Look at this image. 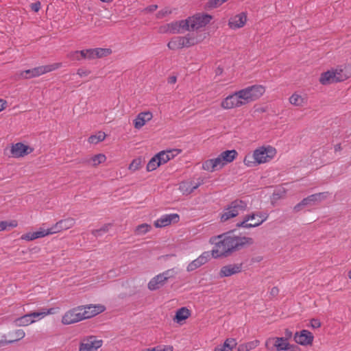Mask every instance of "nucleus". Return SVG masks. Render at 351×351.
<instances>
[{"instance_id":"f257e3e1","label":"nucleus","mask_w":351,"mask_h":351,"mask_svg":"<svg viewBox=\"0 0 351 351\" xmlns=\"http://www.w3.org/2000/svg\"><path fill=\"white\" fill-rule=\"evenodd\" d=\"M211 244L215 245L211 250V256L214 258L226 257L234 251L252 245L254 239L247 237H238L230 232L212 237L209 239Z\"/></svg>"},{"instance_id":"f03ea898","label":"nucleus","mask_w":351,"mask_h":351,"mask_svg":"<svg viewBox=\"0 0 351 351\" xmlns=\"http://www.w3.org/2000/svg\"><path fill=\"white\" fill-rule=\"evenodd\" d=\"M105 309V306L101 304L79 306L66 311L62 317L61 322L64 325L75 324L101 313Z\"/></svg>"},{"instance_id":"7ed1b4c3","label":"nucleus","mask_w":351,"mask_h":351,"mask_svg":"<svg viewBox=\"0 0 351 351\" xmlns=\"http://www.w3.org/2000/svg\"><path fill=\"white\" fill-rule=\"evenodd\" d=\"M277 154L276 149L271 145L261 146L247 154L243 159V164L247 167H254L272 160Z\"/></svg>"},{"instance_id":"20e7f679","label":"nucleus","mask_w":351,"mask_h":351,"mask_svg":"<svg viewBox=\"0 0 351 351\" xmlns=\"http://www.w3.org/2000/svg\"><path fill=\"white\" fill-rule=\"evenodd\" d=\"M206 38V34L200 32H193L185 36L173 37L167 43L171 50H179L183 48H189L202 43Z\"/></svg>"},{"instance_id":"39448f33","label":"nucleus","mask_w":351,"mask_h":351,"mask_svg":"<svg viewBox=\"0 0 351 351\" xmlns=\"http://www.w3.org/2000/svg\"><path fill=\"white\" fill-rule=\"evenodd\" d=\"M238 153L235 149L222 152L217 157L206 160L202 162V169L214 172L221 169L227 164L232 162L237 156Z\"/></svg>"},{"instance_id":"423d86ee","label":"nucleus","mask_w":351,"mask_h":351,"mask_svg":"<svg viewBox=\"0 0 351 351\" xmlns=\"http://www.w3.org/2000/svg\"><path fill=\"white\" fill-rule=\"evenodd\" d=\"M269 214L267 212L257 211L245 215L242 220L237 223V228L246 229L256 228L267 220Z\"/></svg>"},{"instance_id":"0eeeda50","label":"nucleus","mask_w":351,"mask_h":351,"mask_svg":"<svg viewBox=\"0 0 351 351\" xmlns=\"http://www.w3.org/2000/svg\"><path fill=\"white\" fill-rule=\"evenodd\" d=\"M62 66V63L57 62L48 65L36 66L30 69L21 71L17 73L19 79L29 80L38 77L43 74L55 71Z\"/></svg>"},{"instance_id":"6e6552de","label":"nucleus","mask_w":351,"mask_h":351,"mask_svg":"<svg viewBox=\"0 0 351 351\" xmlns=\"http://www.w3.org/2000/svg\"><path fill=\"white\" fill-rule=\"evenodd\" d=\"M247 208V204L246 202L241 199H236L223 209L221 215V221L224 222L236 217L241 212L246 210Z\"/></svg>"},{"instance_id":"1a4fd4ad","label":"nucleus","mask_w":351,"mask_h":351,"mask_svg":"<svg viewBox=\"0 0 351 351\" xmlns=\"http://www.w3.org/2000/svg\"><path fill=\"white\" fill-rule=\"evenodd\" d=\"M245 105L258 99L265 92V87L256 84L239 90Z\"/></svg>"},{"instance_id":"9d476101","label":"nucleus","mask_w":351,"mask_h":351,"mask_svg":"<svg viewBox=\"0 0 351 351\" xmlns=\"http://www.w3.org/2000/svg\"><path fill=\"white\" fill-rule=\"evenodd\" d=\"M177 274L174 268L167 269L152 278L148 282L147 287L150 291H155L165 285L169 278H173Z\"/></svg>"},{"instance_id":"9b49d317","label":"nucleus","mask_w":351,"mask_h":351,"mask_svg":"<svg viewBox=\"0 0 351 351\" xmlns=\"http://www.w3.org/2000/svg\"><path fill=\"white\" fill-rule=\"evenodd\" d=\"M212 19V16L208 14H197L186 19L188 30H197L205 27Z\"/></svg>"},{"instance_id":"f8f14e48","label":"nucleus","mask_w":351,"mask_h":351,"mask_svg":"<svg viewBox=\"0 0 351 351\" xmlns=\"http://www.w3.org/2000/svg\"><path fill=\"white\" fill-rule=\"evenodd\" d=\"M265 348L269 351H284L291 349V344L284 337H269L265 342Z\"/></svg>"},{"instance_id":"ddd939ff","label":"nucleus","mask_w":351,"mask_h":351,"mask_svg":"<svg viewBox=\"0 0 351 351\" xmlns=\"http://www.w3.org/2000/svg\"><path fill=\"white\" fill-rule=\"evenodd\" d=\"M103 345V341L97 337L90 335L82 338L78 351H97Z\"/></svg>"},{"instance_id":"4468645a","label":"nucleus","mask_w":351,"mask_h":351,"mask_svg":"<svg viewBox=\"0 0 351 351\" xmlns=\"http://www.w3.org/2000/svg\"><path fill=\"white\" fill-rule=\"evenodd\" d=\"M243 102L240 91L238 90L225 97L221 102V107L224 110H230L245 106Z\"/></svg>"},{"instance_id":"2eb2a0df","label":"nucleus","mask_w":351,"mask_h":351,"mask_svg":"<svg viewBox=\"0 0 351 351\" xmlns=\"http://www.w3.org/2000/svg\"><path fill=\"white\" fill-rule=\"evenodd\" d=\"M328 195V192H322L311 195L307 197L304 198L301 202L295 205L294 210L298 212L300 211L303 206L315 205L326 199Z\"/></svg>"},{"instance_id":"dca6fc26","label":"nucleus","mask_w":351,"mask_h":351,"mask_svg":"<svg viewBox=\"0 0 351 351\" xmlns=\"http://www.w3.org/2000/svg\"><path fill=\"white\" fill-rule=\"evenodd\" d=\"M163 29L162 30L163 32L170 34H179L184 31H189L186 19L169 23L164 26Z\"/></svg>"},{"instance_id":"f3484780","label":"nucleus","mask_w":351,"mask_h":351,"mask_svg":"<svg viewBox=\"0 0 351 351\" xmlns=\"http://www.w3.org/2000/svg\"><path fill=\"white\" fill-rule=\"evenodd\" d=\"M33 150V148L22 143H16L11 146L10 154L14 158H21L31 154Z\"/></svg>"},{"instance_id":"a211bd4d","label":"nucleus","mask_w":351,"mask_h":351,"mask_svg":"<svg viewBox=\"0 0 351 351\" xmlns=\"http://www.w3.org/2000/svg\"><path fill=\"white\" fill-rule=\"evenodd\" d=\"M313 339V335L308 330H302L300 332H296L294 335L295 341L301 346L312 345Z\"/></svg>"},{"instance_id":"6ab92c4d","label":"nucleus","mask_w":351,"mask_h":351,"mask_svg":"<svg viewBox=\"0 0 351 351\" xmlns=\"http://www.w3.org/2000/svg\"><path fill=\"white\" fill-rule=\"evenodd\" d=\"M179 219L180 217L176 213L163 215L154 221V226L156 228H164L171 225L172 223L178 222Z\"/></svg>"},{"instance_id":"aec40b11","label":"nucleus","mask_w":351,"mask_h":351,"mask_svg":"<svg viewBox=\"0 0 351 351\" xmlns=\"http://www.w3.org/2000/svg\"><path fill=\"white\" fill-rule=\"evenodd\" d=\"M211 252H204L196 259L191 261L186 267L187 271H193L205 265L210 258Z\"/></svg>"},{"instance_id":"412c9836","label":"nucleus","mask_w":351,"mask_h":351,"mask_svg":"<svg viewBox=\"0 0 351 351\" xmlns=\"http://www.w3.org/2000/svg\"><path fill=\"white\" fill-rule=\"evenodd\" d=\"M153 113L149 110L139 112L133 121L134 128L136 130L141 129L153 119Z\"/></svg>"},{"instance_id":"4be33fe9","label":"nucleus","mask_w":351,"mask_h":351,"mask_svg":"<svg viewBox=\"0 0 351 351\" xmlns=\"http://www.w3.org/2000/svg\"><path fill=\"white\" fill-rule=\"evenodd\" d=\"M242 271V264L241 263H234L229 264L223 266L219 272V276L220 278L229 277L232 275L239 274Z\"/></svg>"},{"instance_id":"5701e85b","label":"nucleus","mask_w":351,"mask_h":351,"mask_svg":"<svg viewBox=\"0 0 351 351\" xmlns=\"http://www.w3.org/2000/svg\"><path fill=\"white\" fill-rule=\"evenodd\" d=\"M203 182V180L201 178H199L196 182L194 181H184L180 184L179 190L183 195H188L202 185Z\"/></svg>"},{"instance_id":"b1692460","label":"nucleus","mask_w":351,"mask_h":351,"mask_svg":"<svg viewBox=\"0 0 351 351\" xmlns=\"http://www.w3.org/2000/svg\"><path fill=\"white\" fill-rule=\"evenodd\" d=\"M247 22V15L245 12L236 14L229 19L228 26L230 29H237L243 27Z\"/></svg>"},{"instance_id":"393cba45","label":"nucleus","mask_w":351,"mask_h":351,"mask_svg":"<svg viewBox=\"0 0 351 351\" xmlns=\"http://www.w3.org/2000/svg\"><path fill=\"white\" fill-rule=\"evenodd\" d=\"M8 335L11 339L9 340H0V347L13 343L23 339L25 337V332L22 329H16L10 332Z\"/></svg>"},{"instance_id":"a878e982","label":"nucleus","mask_w":351,"mask_h":351,"mask_svg":"<svg viewBox=\"0 0 351 351\" xmlns=\"http://www.w3.org/2000/svg\"><path fill=\"white\" fill-rule=\"evenodd\" d=\"M289 103L295 107H303L307 104L308 98L306 95L298 92L293 93L289 98Z\"/></svg>"},{"instance_id":"bb28decb","label":"nucleus","mask_w":351,"mask_h":351,"mask_svg":"<svg viewBox=\"0 0 351 351\" xmlns=\"http://www.w3.org/2000/svg\"><path fill=\"white\" fill-rule=\"evenodd\" d=\"M106 156L104 154H97L85 159L83 162L92 167H97L100 164L105 162Z\"/></svg>"},{"instance_id":"cd10ccee","label":"nucleus","mask_w":351,"mask_h":351,"mask_svg":"<svg viewBox=\"0 0 351 351\" xmlns=\"http://www.w3.org/2000/svg\"><path fill=\"white\" fill-rule=\"evenodd\" d=\"M55 308H43L40 310V311L38 312H32L29 313V316L31 317L32 320L33 321V324L43 319L46 316L49 315H52L55 313Z\"/></svg>"},{"instance_id":"c85d7f7f","label":"nucleus","mask_w":351,"mask_h":351,"mask_svg":"<svg viewBox=\"0 0 351 351\" xmlns=\"http://www.w3.org/2000/svg\"><path fill=\"white\" fill-rule=\"evenodd\" d=\"M237 345L236 339L228 338L223 344L216 346L214 351H231Z\"/></svg>"},{"instance_id":"c756f323","label":"nucleus","mask_w":351,"mask_h":351,"mask_svg":"<svg viewBox=\"0 0 351 351\" xmlns=\"http://www.w3.org/2000/svg\"><path fill=\"white\" fill-rule=\"evenodd\" d=\"M191 315V311L186 307H182L176 312L173 321L178 324H182V322L188 319Z\"/></svg>"},{"instance_id":"7c9ffc66","label":"nucleus","mask_w":351,"mask_h":351,"mask_svg":"<svg viewBox=\"0 0 351 351\" xmlns=\"http://www.w3.org/2000/svg\"><path fill=\"white\" fill-rule=\"evenodd\" d=\"M75 219L73 217H67L58 221L62 232L72 228L75 226Z\"/></svg>"},{"instance_id":"2f4dec72","label":"nucleus","mask_w":351,"mask_h":351,"mask_svg":"<svg viewBox=\"0 0 351 351\" xmlns=\"http://www.w3.org/2000/svg\"><path fill=\"white\" fill-rule=\"evenodd\" d=\"M260 341L257 339L241 343L237 347V351H250L258 347Z\"/></svg>"},{"instance_id":"473e14b6","label":"nucleus","mask_w":351,"mask_h":351,"mask_svg":"<svg viewBox=\"0 0 351 351\" xmlns=\"http://www.w3.org/2000/svg\"><path fill=\"white\" fill-rule=\"evenodd\" d=\"M319 82L323 85L335 83L332 69L321 74Z\"/></svg>"},{"instance_id":"72a5a7b5","label":"nucleus","mask_w":351,"mask_h":351,"mask_svg":"<svg viewBox=\"0 0 351 351\" xmlns=\"http://www.w3.org/2000/svg\"><path fill=\"white\" fill-rule=\"evenodd\" d=\"M33 321L31 319L29 314H25L21 317H19L14 319V323L16 326H27L33 324Z\"/></svg>"},{"instance_id":"f704fd0d","label":"nucleus","mask_w":351,"mask_h":351,"mask_svg":"<svg viewBox=\"0 0 351 351\" xmlns=\"http://www.w3.org/2000/svg\"><path fill=\"white\" fill-rule=\"evenodd\" d=\"M143 160L141 157H138L132 160L128 166V169L132 173H134L143 167Z\"/></svg>"},{"instance_id":"c9c22d12","label":"nucleus","mask_w":351,"mask_h":351,"mask_svg":"<svg viewBox=\"0 0 351 351\" xmlns=\"http://www.w3.org/2000/svg\"><path fill=\"white\" fill-rule=\"evenodd\" d=\"M333 77L335 82H342L348 78V75L343 72L341 68L332 69Z\"/></svg>"},{"instance_id":"e433bc0d","label":"nucleus","mask_w":351,"mask_h":351,"mask_svg":"<svg viewBox=\"0 0 351 351\" xmlns=\"http://www.w3.org/2000/svg\"><path fill=\"white\" fill-rule=\"evenodd\" d=\"M106 136V135L105 132L99 131L96 134L91 135L88 138V141L90 144H97L99 142L104 141Z\"/></svg>"},{"instance_id":"4c0bfd02","label":"nucleus","mask_w":351,"mask_h":351,"mask_svg":"<svg viewBox=\"0 0 351 351\" xmlns=\"http://www.w3.org/2000/svg\"><path fill=\"white\" fill-rule=\"evenodd\" d=\"M152 229L151 225L148 223H142L138 225L134 230V234L138 236L144 235L149 232Z\"/></svg>"},{"instance_id":"58836bf2","label":"nucleus","mask_w":351,"mask_h":351,"mask_svg":"<svg viewBox=\"0 0 351 351\" xmlns=\"http://www.w3.org/2000/svg\"><path fill=\"white\" fill-rule=\"evenodd\" d=\"M111 53H112V50L108 48H95L94 49L95 59L106 57V56L110 55Z\"/></svg>"},{"instance_id":"ea45409f","label":"nucleus","mask_w":351,"mask_h":351,"mask_svg":"<svg viewBox=\"0 0 351 351\" xmlns=\"http://www.w3.org/2000/svg\"><path fill=\"white\" fill-rule=\"evenodd\" d=\"M18 226V221L15 219L10 221H0V231L16 228Z\"/></svg>"},{"instance_id":"a19ab883","label":"nucleus","mask_w":351,"mask_h":351,"mask_svg":"<svg viewBox=\"0 0 351 351\" xmlns=\"http://www.w3.org/2000/svg\"><path fill=\"white\" fill-rule=\"evenodd\" d=\"M161 164L159 161L158 158H157L156 154L152 157L150 160L148 162L146 169L147 171H152L156 169Z\"/></svg>"},{"instance_id":"79ce46f5","label":"nucleus","mask_w":351,"mask_h":351,"mask_svg":"<svg viewBox=\"0 0 351 351\" xmlns=\"http://www.w3.org/2000/svg\"><path fill=\"white\" fill-rule=\"evenodd\" d=\"M112 225L111 223H106L104 224L102 227H101L99 229L93 230L92 231V234L94 235L96 237L101 236L104 233L107 232L110 228H111Z\"/></svg>"},{"instance_id":"37998d69","label":"nucleus","mask_w":351,"mask_h":351,"mask_svg":"<svg viewBox=\"0 0 351 351\" xmlns=\"http://www.w3.org/2000/svg\"><path fill=\"white\" fill-rule=\"evenodd\" d=\"M21 240L26 241H32L35 239H37L36 235L35 232H28L21 235Z\"/></svg>"},{"instance_id":"c03bdc74","label":"nucleus","mask_w":351,"mask_h":351,"mask_svg":"<svg viewBox=\"0 0 351 351\" xmlns=\"http://www.w3.org/2000/svg\"><path fill=\"white\" fill-rule=\"evenodd\" d=\"M47 231L48 236L51 234H55L59 232H61L62 230H60V226L58 223V221L52 225L50 228H46Z\"/></svg>"},{"instance_id":"a18cd8bd","label":"nucleus","mask_w":351,"mask_h":351,"mask_svg":"<svg viewBox=\"0 0 351 351\" xmlns=\"http://www.w3.org/2000/svg\"><path fill=\"white\" fill-rule=\"evenodd\" d=\"M166 153V156H168L167 158H169V160L174 158L176 156L181 153V149H167L164 151Z\"/></svg>"},{"instance_id":"49530a36","label":"nucleus","mask_w":351,"mask_h":351,"mask_svg":"<svg viewBox=\"0 0 351 351\" xmlns=\"http://www.w3.org/2000/svg\"><path fill=\"white\" fill-rule=\"evenodd\" d=\"M152 351H173V348L170 345H159L151 348Z\"/></svg>"},{"instance_id":"de8ad7c7","label":"nucleus","mask_w":351,"mask_h":351,"mask_svg":"<svg viewBox=\"0 0 351 351\" xmlns=\"http://www.w3.org/2000/svg\"><path fill=\"white\" fill-rule=\"evenodd\" d=\"M156 156L161 165L165 164L169 161V158H167L168 156H166V153L164 151L160 152Z\"/></svg>"},{"instance_id":"09e8293b","label":"nucleus","mask_w":351,"mask_h":351,"mask_svg":"<svg viewBox=\"0 0 351 351\" xmlns=\"http://www.w3.org/2000/svg\"><path fill=\"white\" fill-rule=\"evenodd\" d=\"M37 239L43 238L48 236V232L46 228L40 227L36 231H35Z\"/></svg>"},{"instance_id":"8fccbe9b","label":"nucleus","mask_w":351,"mask_h":351,"mask_svg":"<svg viewBox=\"0 0 351 351\" xmlns=\"http://www.w3.org/2000/svg\"><path fill=\"white\" fill-rule=\"evenodd\" d=\"M67 58L71 60L80 61L82 60L80 58V56L78 53V51H71L67 54Z\"/></svg>"},{"instance_id":"3c124183","label":"nucleus","mask_w":351,"mask_h":351,"mask_svg":"<svg viewBox=\"0 0 351 351\" xmlns=\"http://www.w3.org/2000/svg\"><path fill=\"white\" fill-rule=\"evenodd\" d=\"M171 13V10L168 8H165V9L160 10L156 14V17L158 19H162V18L170 14Z\"/></svg>"},{"instance_id":"603ef678","label":"nucleus","mask_w":351,"mask_h":351,"mask_svg":"<svg viewBox=\"0 0 351 351\" xmlns=\"http://www.w3.org/2000/svg\"><path fill=\"white\" fill-rule=\"evenodd\" d=\"M208 6L210 8H215L219 7L223 4L221 0H208Z\"/></svg>"},{"instance_id":"864d4df0","label":"nucleus","mask_w":351,"mask_h":351,"mask_svg":"<svg viewBox=\"0 0 351 351\" xmlns=\"http://www.w3.org/2000/svg\"><path fill=\"white\" fill-rule=\"evenodd\" d=\"M321 326H322V324L319 319H311L309 326L311 327L312 328H314V329L319 328L321 327Z\"/></svg>"},{"instance_id":"5fc2aeb1","label":"nucleus","mask_w":351,"mask_h":351,"mask_svg":"<svg viewBox=\"0 0 351 351\" xmlns=\"http://www.w3.org/2000/svg\"><path fill=\"white\" fill-rule=\"evenodd\" d=\"M90 73V71L89 70H86L84 69H79L77 71V74L80 77H86L88 76Z\"/></svg>"},{"instance_id":"6e6d98bb","label":"nucleus","mask_w":351,"mask_h":351,"mask_svg":"<svg viewBox=\"0 0 351 351\" xmlns=\"http://www.w3.org/2000/svg\"><path fill=\"white\" fill-rule=\"evenodd\" d=\"M157 8H158L157 5H151L146 7L145 8H144L142 12H143L145 13L153 12L156 11L157 10Z\"/></svg>"},{"instance_id":"4d7b16f0","label":"nucleus","mask_w":351,"mask_h":351,"mask_svg":"<svg viewBox=\"0 0 351 351\" xmlns=\"http://www.w3.org/2000/svg\"><path fill=\"white\" fill-rule=\"evenodd\" d=\"M86 58L88 60L95 59L94 49H86Z\"/></svg>"},{"instance_id":"13d9d810","label":"nucleus","mask_w":351,"mask_h":351,"mask_svg":"<svg viewBox=\"0 0 351 351\" xmlns=\"http://www.w3.org/2000/svg\"><path fill=\"white\" fill-rule=\"evenodd\" d=\"M31 9L36 12H38L39 10L40 9V3L39 1H38L36 3H32Z\"/></svg>"},{"instance_id":"bf43d9fd","label":"nucleus","mask_w":351,"mask_h":351,"mask_svg":"<svg viewBox=\"0 0 351 351\" xmlns=\"http://www.w3.org/2000/svg\"><path fill=\"white\" fill-rule=\"evenodd\" d=\"M8 103L5 100L0 99V112L7 107Z\"/></svg>"},{"instance_id":"052dcab7","label":"nucleus","mask_w":351,"mask_h":351,"mask_svg":"<svg viewBox=\"0 0 351 351\" xmlns=\"http://www.w3.org/2000/svg\"><path fill=\"white\" fill-rule=\"evenodd\" d=\"M285 337L284 338L287 339L288 341H289V339H291L293 336L292 332L291 330H289V329L285 330Z\"/></svg>"},{"instance_id":"680f3d73","label":"nucleus","mask_w":351,"mask_h":351,"mask_svg":"<svg viewBox=\"0 0 351 351\" xmlns=\"http://www.w3.org/2000/svg\"><path fill=\"white\" fill-rule=\"evenodd\" d=\"M78 53H79V54L80 56L81 60H82V59H87L86 49L78 51Z\"/></svg>"},{"instance_id":"e2e57ef3","label":"nucleus","mask_w":351,"mask_h":351,"mask_svg":"<svg viewBox=\"0 0 351 351\" xmlns=\"http://www.w3.org/2000/svg\"><path fill=\"white\" fill-rule=\"evenodd\" d=\"M177 78L176 76H171L169 78L168 82L170 84H175L176 82Z\"/></svg>"},{"instance_id":"0e129e2a","label":"nucleus","mask_w":351,"mask_h":351,"mask_svg":"<svg viewBox=\"0 0 351 351\" xmlns=\"http://www.w3.org/2000/svg\"><path fill=\"white\" fill-rule=\"evenodd\" d=\"M299 350V348H297L296 346H293V345H291V349L289 350L288 351H298Z\"/></svg>"},{"instance_id":"69168bd1","label":"nucleus","mask_w":351,"mask_h":351,"mask_svg":"<svg viewBox=\"0 0 351 351\" xmlns=\"http://www.w3.org/2000/svg\"><path fill=\"white\" fill-rule=\"evenodd\" d=\"M271 292H272V293H277V292H278V289H277L276 287H274V288L271 289Z\"/></svg>"},{"instance_id":"338daca9","label":"nucleus","mask_w":351,"mask_h":351,"mask_svg":"<svg viewBox=\"0 0 351 351\" xmlns=\"http://www.w3.org/2000/svg\"><path fill=\"white\" fill-rule=\"evenodd\" d=\"M348 277L350 279H351V270L348 273Z\"/></svg>"},{"instance_id":"774afa93","label":"nucleus","mask_w":351,"mask_h":351,"mask_svg":"<svg viewBox=\"0 0 351 351\" xmlns=\"http://www.w3.org/2000/svg\"><path fill=\"white\" fill-rule=\"evenodd\" d=\"M143 351H152V350H151V348H149V349H145V350H144Z\"/></svg>"}]
</instances>
